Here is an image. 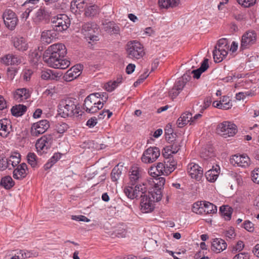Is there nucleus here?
Returning a JSON list of instances; mask_svg holds the SVG:
<instances>
[{
    "mask_svg": "<svg viewBox=\"0 0 259 259\" xmlns=\"http://www.w3.org/2000/svg\"><path fill=\"white\" fill-rule=\"evenodd\" d=\"M58 111L64 118L73 116L77 117L80 115L79 107H77V101L73 98L61 100L58 105Z\"/></svg>",
    "mask_w": 259,
    "mask_h": 259,
    "instance_id": "f257e3e1",
    "label": "nucleus"
},
{
    "mask_svg": "<svg viewBox=\"0 0 259 259\" xmlns=\"http://www.w3.org/2000/svg\"><path fill=\"white\" fill-rule=\"evenodd\" d=\"M98 94H91L89 95L84 101L83 109L89 113L97 112L103 106L101 99L97 96Z\"/></svg>",
    "mask_w": 259,
    "mask_h": 259,
    "instance_id": "f03ea898",
    "label": "nucleus"
},
{
    "mask_svg": "<svg viewBox=\"0 0 259 259\" xmlns=\"http://www.w3.org/2000/svg\"><path fill=\"white\" fill-rule=\"evenodd\" d=\"M127 56L132 59H140L145 55L143 45L137 40L129 41L126 45Z\"/></svg>",
    "mask_w": 259,
    "mask_h": 259,
    "instance_id": "7ed1b4c3",
    "label": "nucleus"
},
{
    "mask_svg": "<svg viewBox=\"0 0 259 259\" xmlns=\"http://www.w3.org/2000/svg\"><path fill=\"white\" fill-rule=\"evenodd\" d=\"M216 130L217 133L224 138L233 137L237 133V126L228 121L219 123Z\"/></svg>",
    "mask_w": 259,
    "mask_h": 259,
    "instance_id": "20e7f679",
    "label": "nucleus"
},
{
    "mask_svg": "<svg viewBox=\"0 0 259 259\" xmlns=\"http://www.w3.org/2000/svg\"><path fill=\"white\" fill-rule=\"evenodd\" d=\"M70 21L65 14H60L52 19V27L57 32H62L69 26Z\"/></svg>",
    "mask_w": 259,
    "mask_h": 259,
    "instance_id": "39448f33",
    "label": "nucleus"
},
{
    "mask_svg": "<svg viewBox=\"0 0 259 259\" xmlns=\"http://www.w3.org/2000/svg\"><path fill=\"white\" fill-rule=\"evenodd\" d=\"M192 211L198 214L214 213L217 211V207L211 203L206 201H198L193 204Z\"/></svg>",
    "mask_w": 259,
    "mask_h": 259,
    "instance_id": "423d86ee",
    "label": "nucleus"
},
{
    "mask_svg": "<svg viewBox=\"0 0 259 259\" xmlns=\"http://www.w3.org/2000/svg\"><path fill=\"white\" fill-rule=\"evenodd\" d=\"M82 33L86 38H89L92 41L98 40L97 34L99 32V27L94 22H87L82 26Z\"/></svg>",
    "mask_w": 259,
    "mask_h": 259,
    "instance_id": "0eeeda50",
    "label": "nucleus"
},
{
    "mask_svg": "<svg viewBox=\"0 0 259 259\" xmlns=\"http://www.w3.org/2000/svg\"><path fill=\"white\" fill-rule=\"evenodd\" d=\"M133 186H128L124 189V193L129 198H142L144 194H146L147 189L144 183L142 185L137 184L135 187Z\"/></svg>",
    "mask_w": 259,
    "mask_h": 259,
    "instance_id": "6e6552de",
    "label": "nucleus"
},
{
    "mask_svg": "<svg viewBox=\"0 0 259 259\" xmlns=\"http://www.w3.org/2000/svg\"><path fill=\"white\" fill-rule=\"evenodd\" d=\"M160 150L156 147H150L146 150L141 157L142 161L150 163L155 161L160 156Z\"/></svg>",
    "mask_w": 259,
    "mask_h": 259,
    "instance_id": "1a4fd4ad",
    "label": "nucleus"
},
{
    "mask_svg": "<svg viewBox=\"0 0 259 259\" xmlns=\"http://www.w3.org/2000/svg\"><path fill=\"white\" fill-rule=\"evenodd\" d=\"M49 127V122L46 119L34 123L31 127V135L33 137H38L45 133Z\"/></svg>",
    "mask_w": 259,
    "mask_h": 259,
    "instance_id": "9d476101",
    "label": "nucleus"
},
{
    "mask_svg": "<svg viewBox=\"0 0 259 259\" xmlns=\"http://www.w3.org/2000/svg\"><path fill=\"white\" fill-rule=\"evenodd\" d=\"M256 40V33L254 31L245 32L242 36L240 49L243 51L249 48Z\"/></svg>",
    "mask_w": 259,
    "mask_h": 259,
    "instance_id": "9b49d317",
    "label": "nucleus"
},
{
    "mask_svg": "<svg viewBox=\"0 0 259 259\" xmlns=\"http://www.w3.org/2000/svg\"><path fill=\"white\" fill-rule=\"evenodd\" d=\"M143 169L137 165L132 166L129 170V184L134 186L142 179Z\"/></svg>",
    "mask_w": 259,
    "mask_h": 259,
    "instance_id": "f8f14e48",
    "label": "nucleus"
},
{
    "mask_svg": "<svg viewBox=\"0 0 259 259\" xmlns=\"http://www.w3.org/2000/svg\"><path fill=\"white\" fill-rule=\"evenodd\" d=\"M3 17L5 25L9 29H14L18 22L17 17L11 10H7L4 13Z\"/></svg>",
    "mask_w": 259,
    "mask_h": 259,
    "instance_id": "ddd939ff",
    "label": "nucleus"
},
{
    "mask_svg": "<svg viewBox=\"0 0 259 259\" xmlns=\"http://www.w3.org/2000/svg\"><path fill=\"white\" fill-rule=\"evenodd\" d=\"M52 140L53 137L51 135L44 136L37 140L35 144L37 152H40V154H41V151H42V153L46 152L51 146Z\"/></svg>",
    "mask_w": 259,
    "mask_h": 259,
    "instance_id": "4468645a",
    "label": "nucleus"
},
{
    "mask_svg": "<svg viewBox=\"0 0 259 259\" xmlns=\"http://www.w3.org/2000/svg\"><path fill=\"white\" fill-rule=\"evenodd\" d=\"M187 171L191 177L197 181H199L203 175V169L195 163L192 162L188 165Z\"/></svg>",
    "mask_w": 259,
    "mask_h": 259,
    "instance_id": "2eb2a0df",
    "label": "nucleus"
},
{
    "mask_svg": "<svg viewBox=\"0 0 259 259\" xmlns=\"http://www.w3.org/2000/svg\"><path fill=\"white\" fill-rule=\"evenodd\" d=\"M153 200L149 195L144 194L141 198L140 202L141 209L144 213H148L154 209Z\"/></svg>",
    "mask_w": 259,
    "mask_h": 259,
    "instance_id": "dca6fc26",
    "label": "nucleus"
},
{
    "mask_svg": "<svg viewBox=\"0 0 259 259\" xmlns=\"http://www.w3.org/2000/svg\"><path fill=\"white\" fill-rule=\"evenodd\" d=\"M230 160L233 164L244 167L248 166L250 161L249 157L246 155H235Z\"/></svg>",
    "mask_w": 259,
    "mask_h": 259,
    "instance_id": "f3484780",
    "label": "nucleus"
},
{
    "mask_svg": "<svg viewBox=\"0 0 259 259\" xmlns=\"http://www.w3.org/2000/svg\"><path fill=\"white\" fill-rule=\"evenodd\" d=\"M57 31L54 29L45 30L41 34V41L44 44H51L57 38Z\"/></svg>",
    "mask_w": 259,
    "mask_h": 259,
    "instance_id": "a211bd4d",
    "label": "nucleus"
},
{
    "mask_svg": "<svg viewBox=\"0 0 259 259\" xmlns=\"http://www.w3.org/2000/svg\"><path fill=\"white\" fill-rule=\"evenodd\" d=\"M47 50L60 57H64L67 53L66 47L62 44H55L49 47Z\"/></svg>",
    "mask_w": 259,
    "mask_h": 259,
    "instance_id": "6ab92c4d",
    "label": "nucleus"
},
{
    "mask_svg": "<svg viewBox=\"0 0 259 259\" xmlns=\"http://www.w3.org/2000/svg\"><path fill=\"white\" fill-rule=\"evenodd\" d=\"M180 142L177 140L174 142L169 143V145L164 148L162 154L164 157L171 156V154L177 153L180 149Z\"/></svg>",
    "mask_w": 259,
    "mask_h": 259,
    "instance_id": "aec40b11",
    "label": "nucleus"
},
{
    "mask_svg": "<svg viewBox=\"0 0 259 259\" xmlns=\"http://www.w3.org/2000/svg\"><path fill=\"white\" fill-rule=\"evenodd\" d=\"M60 57H57L56 55L46 50L43 55V60L48 66L54 68L56 66V63L59 61Z\"/></svg>",
    "mask_w": 259,
    "mask_h": 259,
    "instance_id": "412c9836",
    "label": "nucleus"
},
{
    "mask_svg": "<svg viewBox=\"0 0 259 259\" xmlns=\"http://www.w3.org/2000/svg\"><path fill=\"white\" fill-rule=\"evenodd\" d=\"M50 15V13L45 8L41 7L35 13L33 21L36 24H39L48 19Z\"/></svg>",
    "mask_w": 259,
    "mask_h": 259,
    "instance_id": "4be33fe9",
    "label": "nucleus"
},
{
    "mask_svg": "<svg viewBox=\"0 0 259 259\" xmlns=\"http://www.w3.org/2000/svg\"><path fill=\"white\" fill-rule=\"evenodd\" d=\"M27 170H28V168L26 164L25 163H21L13 171L14 178L17 180L24 179L27 175Z\"/></svg>",
    "mask_w": 259,
    "mask_h": 259,
    "instance_id": "5701e85b",
    "label": "nucleus"
},
{
    "mask_svg": "<svg viewBox=\"0 0 259 259\" xmlns=\"http://www.w3.org/2000/svg\"><path fill=\"white\" fill-rule=\"evenodd\" d=\"M11 122L9 119L4 118L0 120V136L7 137L11 130Z\"/></svg>",
    "mask_w": 259,
    "mask_h": 259,
    "instance_id": "b1692460",
    "label": "nucleus"
},
{
    "mask_svg": "<svg viewBox=\"0 0 259 259\" xmlns=\"http://www.w3.org/2000/svg\"><path fill=\"white\" fill-rule=\"evenodd\" d=\"M227 246L226 242L222 239L215 238L211 244L212 251L219 253L226 249Z\"/></svg>",
    "mask_w": 259,
    "mask_h": 259,
    "instance_id": "393cba45",
    "label": "nucleus"
},
{
    "mask_svg": "<svg viewBox=\"0 0 259 259\" xmlns=\"http://www.w3.org/2000/svg\"><path fill=\"white\" fill-rule=\"evenodd\" d=\"M81 72L78 66H74L69 69L64 74L63 78L66 81H70L77 77Z\"/></svg>",
    "mask_w": 259,
    "mask_h": 259,
    "instance_id": "a878e982",
    "label": "nucleus"
},
{
    "mask_svg": "<svg viewBox=\"0 0 259 259\" xmlns=\"http://www.w3.org/2000/svg\"><path fill=\"white\" fill-rule=\"evenodd\" d=\"M13 44L15 48L20 51H25L28 49V44L25 39L22 37L14 39Z\"/></svg>",
    "mask_w": 259,
    "mask_h": 259,
    "instance_id": "bb28decb",
    "label": "nucleus"
},
{
    "mask_svg": "<svg viewBox=\"0 0 259 259\" xmlns=\"http://www.w3.org/2000/svg\"><path fill=\"white\" fill-rule=\"evenodd\" d=\"M220 167L216 165L215 167H213L212 169H209L205 172V176L207 180L213 183L216 181L220 174Z\"/></svg>",
    "mask_w": 259,
    "mask_h": 259,
    "instance_id": "cd10ccee",
    "label": "nucleus"
},
{
    "mask_svg": "<svg viewBox=\"0 0 259 259\" xmlns=\"http://www.w3.org/2000/svg\"><path fill=\"white\" fill-rule=\"evenodd\" d=\"M2 61L7 65H18L21 62V58L13 54H8L2 58Z\"/></svg>",
    "mask_w": 259,
    "mask_h": 259,
    "instance_id": "c85d7f7f",
    "label": "nucleus"
},
{
    "mask_svg": "<svg viewBox=\"0 0 259 259\" xmlns=\"http://www.w3.org/2000/svg\"><path fill=\"white\" fill-rule=\"evenodd\" d=\"M103 25H104V30L107 33L110 34L119 33V27L113 22L109 21L105 24L103 23Z\"/></svg>",
    "mask_w": 259,
    "mask_h": 259,
    "instance_id": "c756f323",
    "label": "nucleus"
},
{
    "mask_svg": "<svg viewBox=\"0 0 259 259\" xmlns=\"http://www.w3.org/2000/svg\"><path fill=\"white\" fill-rule=\"evenodd\" d=\"M192 114L190 112H185L178 118L177 124L179 127H183L187 123L191 122Z\"/></svg>",
    "mask_w": 259,
    "mask_h": 259,
    "instance_id": "7c9ffc66",
    "label": "nucleus"
},
{
    "mask_svg": "<svg viewBox=\"0 0 259 259\" xmlns=\"http://www.w3.org/2000/svg\"><path fill=\"white\" fill-rule=\"evenodd\" d=\"M208 67V59H204L201 63V66L199 68L192 71V73L194 74V78L196 79L199 78L201 74L205 71Z\"/></svg>",
    "mask_w": 259,
    "mask_h": 259,
    "instance_id": "2f4dec72",
    "label": "nucleus"
},
{
    "mask_svg": "<svg viewBox=\"0 0 259 259\" xmlns=\"http://www.w3.org/2000/svg\"><path fill=\"white\" fill-rule=\"evenodd\" d=\"M30 97L29 91L25 88L19 89L16 91L14 98L18 101H23Z\"/></svg>",
    "mask_w": 259,
    "mask_h": 259,
    "instance_id": "473e14b6",
    "label": "nucleus"
},
{
    "mask_svg": "<svg viewBox=\"0 0 259 259\" xmlns=\"http://www.w3.org/2000/svg\"><path fill=\"white\" fill-rule=\"evenodd\" d=\"M59 73L50 70H43L41 72V78L45 80H58L60 76Z\"/></svg>",
    "mask_w": 259,
    "mask_h": 259,
    "instance_id": "72a5a7b5",
    "label": "nucleus"
},
{
    "mask_svg": "<svg viewBox=\"0 0 259 259\" xmlns=\"http://www.w3.org/2000/svg\"><path fill=\"white\" fill-rule=\"evenodd\" d=\"M214 48L219 50L221 52H223V53L228 54V51L229 50V46L228 40L226 38L219 39Z\"/></svg>",
    "mask_w": 259,
    "mask_h": 259,
    "instance_id": "f704fd0d",
    "label": "nucleus"
},
{
    "mask_svg": "<svg viewBox=\"0 0 259 259\" xmlns=\"http://www.w3.org/2000/svg\"><path fill=\"white\" fill-rule=\"evenodd\" d=\"M164 160L165 165L167 169L166 175L174 170L177 166V162L171 156H166Z\"/></svg>",
    "mask_w": 259,
    "mask_h": 259,
    "instance_id": "c9c22d12",
    "label": "nucleus"
},
{
    "mask_svg": "<svg viewBox=\"0 0 259 259\" xmlns=\"http://www.w3.org/2000/svg\"><path fill=\"white\" fill-rule=\"evenodd\" d=\"M180 0H158L159 6L161 8H172L178 6Z\"/></svg>",
    "mask_w": 259,
    "mask_h": 259,
    "instance_id": "e433bc0d",
    "label": "nucleus"
},
{
    "mask_svg": "<svg viewBox=\"0 0 259 259\" xmlns=\"http://www.w3.org/2000/svg\"><path fill=\"white\" fill-rule=\"evenodd\" d=\"M122 77L121 75H118L116 79L113 81H109L104 85L105 89L108 92L113 91L119 83L122 82Z\"/></svg>",
    "mask_w": 259,
    "mask_h": 259,
    "instance_id": "4c0bfd02",
    "label": "nucleus"
},
{
    "mask_svg": "<svg viewBox=\"0 0 259 259\" xmlns=\"http://www.w3.org/2000/svg\"><path fill=\"white\" fill-rule=\"evenodd\" d=\"M191 79V76L188 74H184L175 83L174 87L180 91H182L187 82Z\"/></svg>",
    "mask_w": 259,
    "mask_h": 259,
    "instance_id": "58836bf2",
    "label": "nucleus"
},
{
    "mask_svg": "<svg viewBox=\"0 0 259 259\" xmlns=\"http://www.w3.org/2000/svg\"><path fill=\"white\" fill-rule=\"evenodd\" d=\"M27 108L25 106L21 104H19L13 106L11 111L12 114L16 117L22 116L26 111Z\"/></svg>",
    "mask_w": 259,
    "mask_h": 259,
    "instance_id": "ea45409f",
    "label": "nucleus"
},
{
    "mask_svg": "<svg viewBox=\"0 0 259 259\" xmlns=\"http://www.w3.org/2000/svg\"><path fill=\"white\" fill-rule=\"evenodd\" d=\"M233 209L229 205H223L220 208V211L225 219L229 221L231 218Z\"/></svg>",
    "mask_w": 259,
    "mask_h": 259,
    "instance_id": "a19ab883",
    "label": "nucleus"
},
{
    "mask_svg": "<svg viewBox=\"0 0 259 259\" xmlns=\"http://www.w3.org/2000/svg\"><path fill=\"white\" fill-rule=\"evenodd\" d=\"M14 184L15 182L10 176H5L1 180V185L6 189H10L14 186Z\"/></svg>",
    "mask_w": 259,
    "mask_h": 259,
    "instance_id": "79ce46f5",
    "label": "nucleus"
},
{
    "mask_svg": "<svg viewBox=\"0 0 259 259\" xmlns=\"http://www.w3.org/2000/svg\"><path fill=\"white\" fill-rule=\"evenodd\" d=\"M148 195L151 197L153 201H159L162 198V192L161 189L153 188V190L148 192Z\"/></svg>",
    "mask_w": 259,
    "mask_h": 259,
    "instance_id": "37998d69",
    "label": "nucleus"
},
{
    "mask_svg": "<svg viewBox=\"0 0 259 259\" xmlns=\"http://www.w3.org/2000/svg\"><path fill=\"white\" fill-rule=\"evenodd\" d=\"M61 154L59 153H55L53 156L49 160L48 162L45 165V169L50 168L57 161L61 158Z\"/></svg>",
    "mask_w": 259,
    "mask_h": 259,
    "instance_id": "c03bdc74",
    "label": "nucleus"
},
{
    "mask_svg": "<svg viewBox=\"0 0 259 259\" xmlns=\"http://www.w3.org/2000/svg\"><path fill=\"white\" fill-rule=\"evenodd\" d=\"M27 162L33 168L37 167L38 161L36 155L34 153L29 152L27 156Z\"/></svg>",
    "mask_w": 259,
    "mask_h": 259,
    "instance_id": "a18cd8bd",
    "label": "nucleus"
},
{
    "mask_svg": "<svg viewBox=\"0 0 259 259\" xmlns=\"http://www.w3.org/2000/svg\"><path fill=\"white\" fill-rule=\"evenodd\" d=\"M63 58L60 57L59 61L56 63L54 68L65 69L70 66V62L66 59H63Z\"/></svg>",
    "mask_w": 259,
    "mask_h": 259,
    "instance_id": "49530a36",
    "label": "nucleus"
},
{
    "mask_svg": "<svg viewBox=\"0 0 259 259\" xmlns=\"http://www.w3.org/2000/svg\"><path fill=\"white\" fill-rule=\"evenodd\" d=\"M227 54L221 52L219 50L214 48L213 51V57L215 63H220L227 56Z\"/></svg>",
    "mask_w": 259,
    "mask_h": 259,
    "instance_id": "de8ad7c7",
    "label": "nucleus"
},
{
    "mask_svg": "<svg viewBox=\"0 0 259 259\" xmlns=\"http://www.w3.org/2000/svg\"><path fill=\"white\" fill-rule=\"evenodd\" d=\"M152 182L154 184V187L153 188L162 189L165 184V180L163 177L159 176L156 177H153Z\"/></svg>",
    "mask_w": 259,
    "mask_h": 259,
    "instance_id": "09e8293b",
    "label": "nucleus"
},
{
    "mask_svg": "<svg viewBox=\"0 0 259 259\" xmlns=\"http://www.w3.org/2000/svg\"><path fill=\"white\" fill-rule=\"evenodd\" d=\"M122 171L118 165L114 167L111 173V178L113 182H116L120 177Z\"/></svg>",
    "mask_w": 259,
    "mask_h": 259,
    "instance_id": "8fccbe9b",
    "label": "nucleus"
},
{
    "mask_svg": "<svg viewBox=\"0 0 259 259\" xmlns=\"http://www.w3.org/2000/svg\"><path fill=\"white\" fill-rule=\"evenodd\" d=\"M85 14L88 17H93L96 15L98 13L97 7L95 6H90L85 7Z\"/></svg>",
    "mask_w": 259,
    "mask_h": 259,
    "instance_id": "3c124183",
    "label": "nucleus"
},
{
    "mask_svg": "<svg viewBox=\"0 0 259 259\" xmlns=\"http://www.w3.org/2000/svg\"><path fill=\"white\" fill-rule=\"evenodd\" d=\"M21 155L19 153H15L10 157V161L12 167H14L17 166L20 162Z\"/></svg>",
    "mask_w": 259,
    "mask_h": 259,
    "instance_id": "603ef678",
    "label": "nucleus"
},
{
    "mask_svg": "<svg viewBox=\"0 0 259 259\" xmlns=\"http://www.w3.org/2000/svg\"><path fill=\"white\" fill-rule=\"evenodd\" d=\"M212 105L213 107L219 109L227 110L231 108L232 106V104L230 102L226 103H221V101H214L212 103Z\"/></svg>",
    "mask_w": 259,
    "mask_h": 259,
    "instance_id": "864d4df0",
    "label": "nucleus"
},
{
    "mask_svg": "<svg viewBox=\"0 0 259 259\" xmlns=\"http://www.w3.org/2000/svg\"><path fill=\"white\" fill-rule=\"evenodd\" d=\"M154 169L157 170V174L158 175H159V176L164 174L166 175L167 169L166 168L165 162L164 163L162 162H158L157 164V165L155 166V168Z\"/></svg>",
    "mask_w": 259,
    "mask_h": 259,
    "instance_id": "5fc2aeb1",
    "label": "nucleus"
},
{
    "mask_svg": "<svg viewBox=\"0 0 259 259\" xmlns=\"http://www.w3.org/2000/svg\"><path fill=\"white\" fill-rule=\"evenodd\" d=\"M84 1L80 2V3H78L77 4V2H72L71 3V6L70 8L72 10V11L76 12L77 9H78L79 11H81V9L83 8V5L84 4Z\"/></svg>",
    "mask_w": 259,
    "mask_h": 259,
    "instance_id": "6e6d98bb",
    "label": "nucleus"
},
{
    "mask_svg": "<svg viewBox=\"0 0 259 259\" xmlns=\"http://www.w3.org/2000/svg\"><path fill=\"white\" fill-rule=\"evenodd\" d=\"M68 128V125L66 123L62 122L58 123L56 125V130L57 133L63 134L65 132Z\"/></svg>",
    "mask_w": 259,
    "mask_h": 259,
    "instance_id": "4d7b16f0",
    "label": "nucleus"
},
{
    "mask_svg": "<svg viewBox=\"0 0 259 259\" xmlns=\"http://www.w3.org/2000/svg\"><path fill=\"white\" fill-rule=\"evenodd\" d=\"M237 3L245 8H248L253 6L256 0H237Z\"/></svg>",
    "mask_w": 259,
    "mask_h": 259,
    "instance_id": "13d9d810",
    "label": "nucleus"
},
{
    "mask_svg": "<svg viewBox=\"0 0 259 259\" xmlns=\"http://www.w3.org/2000/svg\"><path fill=\"white\" fill-rule=\"evenodd\" d=\"M28 253H26L23 250H19L11 257V259H25L29 257L28 256Z\"/></svg>",
    "mask_w": 259,
    "mask_h": 259,
    "instance_id": "bf43d9fd",
    "label": "nucleus"
},
{
    "mask_svg": "<svg viewBox=\"0 0 259 259\" xmlns=\"http://www.w3.org/2000/svg\"><path fill=\"white\" fill-rule=\"evenodd\" d=\"M156 241L153 239H149L148 241L145 242L144 247L148 251H150L155 246Z\"/></svg>",
    "mask_w": 259,
    "mask_h": 259,
    "instance_id": "052dcab7",
    "label": "nucleus"
},
{
    "mask_svg": "<svg viewBox=\"0 0 259 259\" xmlns=\"http://www.w3.org/2000/svg\"><path fill=\"white\" fill-rule=\"evenodd\" d=\"M244 228L249 232H253L254 231V225L249 221H245L243 224Z\"/></svg>",
    "mask_w": 259,
    "mask_h": 259,
    "instance_id": "680f3d73",
    "label": "nucleus"
},
{
    "mask_svg": "<svg viewBox=\"0 0 259 259\" xmlns=\"http://www.w3.org/2000/svg\"><path fill=\"white\" fill-rule=\"evenodd\" d=\"M211 102L212 100L210 97L206 98L204 99L203 106H202L201 105H200V107H202L200 110V112L203 113V111L210 105Z\"/></svg>",
    "mask_w": 259,
    "mask_h": 259,
    "instance_id": "e2e57ef3",
    "label": "nucleus"
},
{
    "mask_svg": "<svg viewBox=\"0 0 259 259\" xmlns=\"http://www.w3.org/2000/svg\"><path fill=\"white\" fill-rule=\"evenodd\" d=\"M251 177L254 183L259 184V168L252 171Z\"/></svg>",
    "mask_w": 259,
    "mask_h": 259,
    "instance_id": "0e129e2a",
    "label": "nucleus"
},
{
    "mask_svg": "<svg viewBox=\"0 0 259 259\" xmlns=\"http://www.w3.org/2000/svg\"><path fill=\"white\" fill-rule=\"evenodd\" d=\"M250 255L248 252H243L236 254L233 259H249Z\"/></svg>",
    "mask_w": 259,
    "mask_h": 259,
    "instance_id": "69168bd1",
    "label": "nucleus"
},
{
    "mask_svg": "<svg viewBox=\"0 0 259 259\" xmlns=\"http://www.w3.org/2000/svg\"><path fill=\"white\" fill-rule=\"evenodd\" d=\"M224 234L227 237L230 239L234 238L236 236L234 229L232 227L228 230L225 231Z\"/></svg>",
    "mask_w": 259,
    "mask_h": 259,
    "instance_id": "338daca9",
    "label": "nucleus"
},
{
    "mask_svg": "<svg viewBox=\"0 0 259 259\" xmlns=\"http://www.w3.org/2000/svg\"><path fill=\"white\" fill-rule=\"evenodd\" d=\"M40 55L39 54L38 52L36 50L31 52L29 54L30 58L34 62H36L38 60V58L40 57Z\"/></svg>",
    "mask_w": 259,
    "mask_h": 259,
    "instance_id": "774afa93",
    "label": "nucleus"
}]
</instances>
